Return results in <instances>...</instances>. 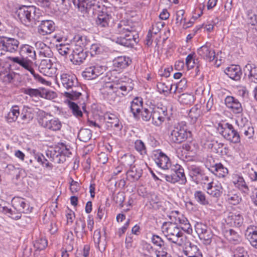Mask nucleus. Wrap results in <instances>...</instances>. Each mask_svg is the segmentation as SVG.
<instances>
[{
    "label": "nucleus",
    "instance_id": "nucleus-1",
    "mask_svg": "<svg viewBox=\"0 0 257 257\" xmlns=\"http://www.w3.org/2000/svg\"><path fill=\"white\" fill-rule=\"evenodd\" d=\"M39 10L33 6H23L16 12V14L21 22L29 27H34L41 21L42 16Z\"/></svg>",
    "mask_w": 257,
    "mask_h": 257
},
{
    "label": "nucleus",
    "instance_id": "nucleus-2",
    "mask_svg": "<svg viewBox=\"0 0 257 257\" xmlns=\"http://www.w3.org/2000/svg\"><path fill=\"white\" fill-rule=\"evenodd\" d=\"M162 229L168 240L179 246L186 244L187 237L176 223L165 222L163 224Z\"/></svg>",
    "mask_w": 257,
    "mask_h": 257
},
{
    "label": "nucleus",
    "instance_id": "nucleus-3",
    "mask_svg": "<svg viewBox=\"0 0 257 257\" xmlns=\"http://www.w3.org/2000/svg\"><path fill=\"white\" fill-rule=\"evenodd\" d=\"M133 89V86L126 84L121 85L108 84L103 88L102 93L104 98L111 102L115 100L117 96L125 95Z\"/></svg>",
    "mask_w": 257,
    "mask_h": 257
},
{
    "label": "nucleus",
    "instance_id": "nucleus-4",
    "mask_svg": "<svg viewBox=\"0 0 257 257\" xmlns=\"http://www.w3.org/2000/svg\"><path fill=\"white\" fill-rule=\"evenodd\" d=\"M118 32L121 36L117 38V43L127 47H133L137 43L133 27L123 26L121 23L118 25Z\"/></svg>",
    "mask_w": 257,
    "mask_h": 257
},
{
    "label": "nucleus",
    "instance_id": "nucleus-5",
    "mask_svg": "<svg viewBox=\"0 0 257 257\" xmlns=\"http://www.w3.org/2000/svg\"><path fill=\"white\" fill-rule=\"evenodd\" d=\"M64 96L67 98V100H78V103L82 105L84 111H86L85 102L87 96L78 81L77 84L73 85L67 89V91L64 93Z\"/></svg>",
    "mask_w": 257,
    "mask_h": 257
},
{
    "label": "nucleus",
    "instance_id": "nucleus-6",
    "mask_svg": "<svg viewBox=\"0 0 257 257\" xmlns=\"http://www.w3.org/2000/svg\"><path fill=\"white\" fill-rule=\"evenodd\" d=\"M168 170L167 173L162 176V177L165 178L166 181L171 183L180 182L181 184H185L186 183L187 180L184 172V169L180 165L176 164L174 166V168H171L170 170Z\"/></svg>",
    "mask_w": 257,
    "mask_h": 257
},
{
    "label": "nucleus",
    "instance_id": "nucleus-7",
    "mask_svg": "<svg viewBox=\"0 0 257 257\" xmlns=\"http://www.w3.org/2000/svg\"><path fill=\"white\" fill-rule=\"evenodd\" d=\"M217 129L219 133L227 140L233 143L240 142V135L232 124L228 122L219 123Z\"/></svg>",
    "mask_w": 257,
    "mask_h": 257
},
{
    "label": "nucleus",
    "instance_id": "nucleus-8",
    "mask_svg": "<svg viewBox=\"0 0 257 257\" xmlns=\"http://www.w3.org/2000/svg\"><path fill=\"white\" fill-rule=\"evenodd\" d=\"M57 149H58V154L56 153L52 154V151H49L47 153L48 157L49 155L50 156V161L55 163L60 164L63 163L66 160L65 157H69L71 154L70 151V146H67L63 143H59Z\"/></svg>",
    "mask_w": 257,
    "mask_h": 257
},
{
    "label": "nucleus",
    "instance_id": "nucleus-9",
    "mask_svg": "<svg viewBox=\"0 0 257 257\" xmlns=\"http://www.w3.org/2000/svg\"><path fill=\"white\" fill-rule=\"evenodd\" d=\"M77 7L82 13L93 14L99 11L104 6L102 5L97 0H77Z\"/></svg>",
    "mask_w": 257,
    "mask_h": 257
},
{
    "label": "nucleus",
    "instance_id": "nucleus-10",
    "mask_svg": "<svg viewBox=\"0 0 257 257\" xmlns=\"http://www.w3.org/2000/svg\"><path fill=\"white\" fill-rule=\"evenodd\" d=\"M18 40L7 37H0V56L4 55L3 51L14 53L19 48Z\"/></svg>",
    "mask_w": 257,
    "mask_h": 257
},
{
    "label": "nucleus",
    "instance_id": "nucleus-11",
    "mask_svg": "<svg viewBox=\"0 0 257 257\" xmlns=\"http://www.w3.org/2000/svg\"><path fill=\"white\" fill-rule=\"evenodd\" d=\"M190 134V132L187 131L186 125L179 124L172 131L170 136L171 140L175 143L180 144L185 141Z\"/></svg>",
    "mask_w": 257,
    "mask_h": 257
},
{
    "label": "nucleus",
    "instance_id": "nucleus-12",
    "mask_svg": "<svg viewBox=\"0 0 257 257\" xmlns=\"http://www.w3.org/2000/svg\"><path fill=\"white\" fill-rule=\"evenodd\" d=\"M195 228L199 238L203 240V243L206 245L210 244L213 237L211 229L206 225L200 222H197Z\"/></svg>",
    "mask_w": 257,
    "mask_h": 257
},
{
    "label": "nucleus",
    "instance_id": "nucleus-13",
    "mask_svg": "<svg viewBox=\"0 0 257 257\" xmlns=\"http://www.w3.org/2000/svg\"><path fill=\"white\" fill-rule=\"evenodd\" d=\"M197 53L204 59L209 62L213 61L217 58L214 50L212 48L211 44L209 43H206L198 49Z\"/></svg>",
    "mask_w": 257,
    "mask_h": 257
},
{
    "label": "nucleus",
    "instance_id": "nucleus-14",
    "mask_svg": "<svg viewBox=\"0 0 257 257\" xmlns=\"http://www.w3.org/2000/svg\"><path fill=\"white\" fill-rule=\"evenodd\" d=\"M104 71V67L96 65L86 68L82 72V76L88 80L93 79L102 74Z\"/></svg>",
    "mask_w": 257,
    "mask_h": 257
},
{
    "label": "nucleus",
    "instance_id": "nucleus-15",
    "mask_svg": "<svg viewBox=\"0 0 257 257\" xmlns=\"http://www.w3.org/2000/svg\"><path fill=\"white\" fill-rule=\"evenodd\" d=\"M12 204L15 209L20 213H28L33 209L32 207H30L29 204L24 198L19 197L13 198Z\"/></svg>",
    "mask_w": 257,
    "mask_h": 257
},
{
    "label": "nucleus",
    "instance_id": "nucleus-16",
    "mask_svg": "<svg viewBox=\"0 0 257 257\" xmlns=\"http://www.w3.org/2000/svg\"><path fill=\"white\" fill-rule=\"evenodd\" d=\"M167 115L166 109L162 108L156 107L152 110V123L156 126H160L165 120V117Z\"/></svg>",
    "mask_w": 257,
    "mask_h": 257
},
{
    "label": "nucleus",
    "instance_id": "nucleus-17",
    "mask_svg": "<svg viewBox=\"0 0 257 257\" xmlns=\"http://www.w3.org/2000/svg\"><path fill=\"white\" fill-rule=\"evenodd\" d=\"M39 122L43 127L52 131H59L62 126L61 122L57 118L51 119L44 118L41 119Z\"/></svg>",
    "mask_w": 257,
    "mask_h": 257
},
{
    "label": "nucleus",
    "instance_id": "nucleus-18",
    "mask_svg": "<svg viewBox=\"0 0 257 257\" xmlns=\"http://www.w3.org/2000/svg\"><path fill=\"white\" fill-rule=\"evenodd\" d=\"M51 60L49 58H46L41 60L39 66V69L41 73L48 76H52L56 72L55 68L52 67Z\"/></svg>",
    "mask_w": 257,
    "mask_h": 257
},
{
    "label": "nucleus",
    "instance_id": "nucleus-19",
    "mask_svg": "<svg viewBox=\"0 0 257 257\" xmlns=\"http://www.w3.org/2000/svg\"><path fill=\"white\" fill-rule=\"evenodd\" d=\"M8 59L13 63L19 64L31 73L34 72V69L32 67L33 62L30 59L23 57H9Z\"/></svg>",
    "mask_w": 257,
    "mask_h": 257
},
{
    "label": "nucleus",
    "instance_id": "nucleus-20",
    "mask_svg": "<svg viewBox=\"0 0 257 257\" xmlns=\"http://www.w3.org/2000/svg\"><path fill=\"white\" fill-rule=\"evenodd\" d=\"M55 24L52 21H41L38 26V33L42 36L50 34L55 30Z\"/></svg>",
    "mask_w": 257,
    "mask_h": 257
},
{
    "label": "nucleus",
    "instance_id": "nucleus-21",
    "mask_svg": "<svg viewBox=\"0 0 257 257\" xmlns=\"http://www.w3.org/2000/svg\"><path fill=\"white\" fill-rule=\"evenodd\" d=\"M158 154H156L157 156L155 159V162L157 165L164 170H169L171 166V162L169 158L163 152L158 151Z\"/></svg>",
    "mask_w": 257,
    "mask_h": 257
},
{
    "label": "nucleus",
    "instance_id": "nucleus-22",
    "mask_svg": "<svg viewBox=\"0 0 257 257\" xmlns=\"http://www.w3.org/2000/svg\"><path fill=\"white\" fill-rule=\"evenodd\" d=\"M226 106L231 109L234 113H240L242 111L240 103L237 99L230 96H227L225 99Z\"/></svg>",
    "mask_w": 257,
    "mask_h": 257
},
{
    "label": "nucleus",
    "instance_id": "nucleus-23",
    "mask_svg": "<svg viewBox=\"0 0 257 257\" xmlns=\"http://www.w3.org/2000/svg\"><path fill=\"white\" fill-rule=\"evenodd\" d=\"M111 19V16L107 12L103 11L98 14V16L95 21V24L99 28H105L108 27L109 22Z\"/></svg>",
    "mask_w": 257,
    "mask_h": 257
},
{
    "label": "nucleus",
    "instance_id": "nucleus-24",
    "mask_svg": "<svg viewBox=\"0 0 257 257\" xmlns=\"http://www.w3.org/2000/svg\"><path fill=\"white\" fill-rule=\"evenodd\" d=\"M206 189L209 195L216 198H218L221 196L223 190L221 183L217 182L213 185L212 181L207 183Z\"/></svg>",
    "mask_w": 257,
    "mask_h": 257
},
{
    "label": "nucleus",
    "instance_id": "nucleus-25",
    "mask_svg": "<svg viewBox=\"0 0 257 257\" xmlns=\"http://www.w3.org/2000/svg\"><path fill=\"white\" fill-rule=\"evenodd\" d=\"M243 71L249 82L257 83V67L247 64L244 67Z\"/></svg>",
    "mask_w": 257,
    "mask_h": 257
},
{
    "label": "nucleus",
    "instance_id": "nucleus-26",
    "mask_svg": "<svg viewBox=\"0 0 257 257\" xmlns=\"http://www.w3.org/2000/svg\"><path fill=\"white\" fill-rule=\"evenodd\" d=\"M243 219L239 214L229 212L225 219V222L231 226L239 227L243 223Z\"/></svg>",
    "mask_w": 257,
    "mask_h": 257
},
{
    "label": "nucleus",
    "instance_id": "nucleus-27",
    "mask_svg": "<svg viewBox=\"0 0 257 257\" xmlns=\"http://www.w3.org/2000/svg\"><path fill=\"white\" fill-rule=\"evenodd\" d=\"M142 169L138 165L134 164L126 173L127 179L132 181L139 180L142 175Z\"/></svg>",
    "mask_w": 257,
    "mask_h": 257
},
{
    "label": "nucleus",
    "instance_id": "nucleus-28",
    "mask_svg": "<svg viewBox=\"0 0 257 257\" xmlns=\"http://www.w3.org/2000/svg\"><path fill=\"white\" fill-rule=\"evenodd\" d=\"M104 120L107 128L115 127L120 130L122 126L119 125V120L114 114L106 113L104 115Z\"/></svg>",
    "mask_w": 257,
    "mask_h": 257
},
{
    "label": "nucleus",
    "instance_id": "nucleus-29",
    "mask_svg": "<svg viewBox=\"0 0 257 257\" xmlns=\"http://www.w3.org/2000/svg\"><path fill=\"white\" fill-rule=\"evenodd\" d=\"M225 74L229 78L234 80H238L241 74V69L239 66L232 65L225 70Z\"/></svg>",
    "mask_w": 257,
    "mask_h": 257
},
{
    "label": "nucleus",
    "instance_id": "nucleus-30",
    "mask_svg": "<svg viewBox=\"0 0 257 257\" xmlns=\"http://www.w3.org/2000/svg\"><path fill=\"white\" fill-rule=\"evenodd\" d=\"M209 169L215 175L220 178H223L228 174L227 169L221 163L211 166Z\"/></svg>",
    "mask_w": 257,
    "mask_h": 257
},
{
    "label": "nucleus",
    "instance_id": "nucleus-31",
    "mask_svg": "<svg viewBox=\"0 0 257 257\" xmlns=\"http://www.w3.org/2000/svg\"><path fill=\"white\" fill-rule=\"evenodd\" d=\"M143 103L142 99L138 97L132 101L130 108L135 117H139L141 111L143 109Z\"/></svg>",
    "mask_w": 257,
    "mask_h": 257
},
{
    "label": "nucleus",
    "instance_id": "nucleus-32",
    "mask_svg": "<svg viewBox=\"0 0 257 257\" xmlns=\"http://www.w3.org/2000/svg\"><path fill=\"white\" fill-rule=\"evenodd\" d=\"M60 78L63 86L66 89L73 85L77 84L78 81L76 77L66 73L61 74Z\"/></svg>",
    "mask_w": 257,
    "mask_h": 257
},
{
    "label": "nucleus",
    "instance_id": "nucleus-33",
    "mask_svg": "<svg viewBox=\"0 0 257 257\" xmlns=\"http://www.w3.org/2000/svg\"><path fill=\"white\" fill-rule=\"evenodd\" d=\"M93 240L96 247L102 252L105 249L106 242L105 239H101L100 229H96L93 234Z\"/></svg>",
    "mask_w": 257,
    "mask_h": 257
},
{
    "label": "nucleus",
    "instance_id": "nucleus-34",
    "mask_svg": "<svg viewBox=\"0 0 257 257\" xmlns=\"http://www.w3.org/2000/svg\"><path fill=\"white\" fill-rule=\"evenodd\" d=\"M33 110L28 106H24L21 111V119L22 123H27L34 118Z\"/></svg>",
    "mask_w": 257,
    "mask_h": 257
},
{
    "label": "nucleus",
    "instance_id": "nucleus-35",
    "mask_svg": "<svg viewBox=\"0 0 257 257\" xmlns=\"http://www.w3.org/2000/svg\"><path fill=\"white\" fill-rule=\"evenodd\" d=\"M225 237L230 242L236 244L241 240L239 233L232 229L225 230L224 231Z\"/></svg>",
    "mask_w": 257,
    "mask_h": 257
},
{
    "label": "nucleus",
    "instance_id": "nucleus-36",
    "mask_svg": "<svg viewBox=\"0 0 257 257\" xmlns=\"http://www.w3.org/2000/svg\"><path fill=\"white\" fill-rule=\"evenodd\" d=\"M131 60L125 56H119L113 61V65L118 69H123L128 66L131 63Z\"/></svg>",
    "mask_w": 257,
    "mask_h": 257
},
{
    "label": "nucleus",
    "instance_id": "nucleus-37",
    "mask_svg": "<svg viewBox=\"0 0 257 257\" xmlns=\"http://www.w3.org/2000/svg\"><path fill=\"white\" fill-rule=\"evenodd\" d=\"M202 106L200 104H197L192 107L189 113V116L193 122H195L198 118L202 115Z\"/></svg>",
    "mask_w": 257,
    "mask_h": 257
},
{
    "label": "nucleus",
    "instance_id": "nucleus-38",
    "mask_svg": "<svg viewBox=\"0 0 257 257\" xmlns=\"http://www.w3.org/2000/svg\"><path fill=\"white\" fill-rule=\"evenodd\" d=\"M20 114L19 107L18 105L13 106L6 117V120L9 123L15 122Z\"/></svg>",
    "mask_w": 257,
    "mask_h": 257
},
{
    "label": "nucleus",
    "instance_id": "nucleus-39",
    "mask_svg": "<svg viewBox=\"0 0 257 257\" xmlns=\"http://www.w3.org/2000/svg\"><path fill=\"white\" fill-rule=\"evenodd\" d=\"M233 183L239 189L245 193H247L249 189L242 177L235 175L233 177Z\"/></svg>",
    "mask_w": 257,
    "mask_h": 257
},
{
    "label": "nucleus",
    "instance_id": "nucleus-40",
    "mask_svg": "<svg viewBox=\"0 0 257 257\" xmlns=\"http://www.w3.org/2000/svg\"><path fill=\"white\" fill-rule=\"evenodd\" d=\"M21 52L24 55H27L26 58H29L33 60L36 58V56L34 48L29 45H23L21 48Z\"/></svg>",
    "mask_w": 257,
    "mask_h": 257
},
{
    "label": "nucleus",
    "instance_id": "nucleus-41",
    "mask_svg": "<svg viewBox=\"0 0 257 257\" xmlns=\"http://www.w3.org/2000/svg\"><path fill=\"white\" fill-rule=\"evenodd\" d=\"M73 47L72 44H60L56 45V48L59 54L62 56H66L72 52Z\"/></svg>",
    "mask_w": 257,
    "mask_h": 257
},
{
    "label": "nucleus",
    "instance_id": "nucleus-42",
    "mask_svg": "<svg viewBox=\"0 0 257 257\" xmlns=\"http://www.w3.org/2000/svg\"><path fill=\"white\" fill-rule=\"evenodd\" d=\"M178 221L179 226H178L180 229L186 232L188 234L192 233V229L191 227V225L186 218L183 217H179Z\"/></svg>",
    "mask_w": 257,
    "mask_h": 257
},
{
    "label": "nucleus",
    "instance_id": "nucleus-43",
    "mask_svg": "<svg viewBox=\"0 0 257 257\" xmlns=\"http://www.w3.org/2000/svg\"><path fill=\"white\" fill-rule=\"evenodd\" d=\"M86 223L84 218H79L76 220L74 226V232L77 234L78 232L86 234L87 231L85 230Z\"/></svg>",
    "mask_w": 257,
    "mask_h": 257
},
{
    "label": "nucleus",
    "instance_id": "nucleus-44",
    "mask_svg": "<svg viewBox=\"0 0 257 257\" xmlns=\"http://www.w3.org/2000/svg\"><path fill=\"white\" fill-rule=\"evenodd\" d=\"M87 56V52H82L79 54L71 55L70 60L75 65H80L85 60Z\"/></svg>",
    "mask_w": 257,
    "mask_h": 257
},
{
    "label": "nucleus",
    "instance_id": "nucleus-45",
    "mask_svg": "<svg viewBox=\"0 0 257 257\" xmlns=\"http://www.w3.org/2000/svg\"><path fill=\"white\" fill-rule=\"evenodd\" d=\"M91 137V131L87 128L81 129L78 135V139L83 142H87L89 141Z\"/></svg>",
    "mask_w": 257,
    "mask_h": 257
},
{
    "label": "nucleus",
    "instance_id": "nucleus-46",
    "mask_svg": "<svg viewBox=\"0 0 257 257\" xmlns=\"http://www.w3.org/2000/svg\"><path fill=\"white\" fill-rule=\"evenodd\" d=\"M120 161L123 166L131 167L135 162V157L130 154H125L121 158Z\"/></svg>",
    "mask_w": 257,
    "mask_h": 257
},
{
    "label": "nucleus",
    "instance_id": "nucleus-47",
    "mask_svg": "<svg viewBox=\"0 0 257 257\" xmlns=\"http://www.w3.org/2000/svg\"><path fill=\"white\" fill-rule=\"evenodd\" d=\"M178 101L183 104H191L194 101V95L189 93H183L178 97Z\"/></svg>",
    "mask_w": 257,
    "mask_h": 257
},
{
    "label": "nucleus",
    "instance_id": "nucleus-48",
    "mask_svg": "<svg viewBox=\"0 0 257 257\" xmlns=\"http://www.w3.org/2000/svg\"><path fill=\"white\" fill-rule=\"evenodd\" d=\"M190 175L191 177H195L198 179L201 176L204 171L200 167L195 165H191L188 167Z\"/></svg>",
    "mask_w": 257,
    "mask_h": 257
},
{
    "label": "nucleus",
    "instance_id": "nucleus-49",
    "mask_svg": "<svg viewBox=\"0 0 257 257\" xmlns=\"http://www.w3.org/2000/svg\"><path fill=\"white\" fill-rule=\"evenodd\" d=\"M42 90L40 89H34L31 88H26L23 89V92L30 97H43V94L42 92Z\"/></svg>",
    "mask_w": 257,
    "mask_h": 257
},
{
    "label": "nucleus",
    "instance_id": "nucleus-50",
    "mask_svg": "<svg viewBox=\"0 0 257 257\" xmlns=\"http://www.w3.org/2000/svg\"><path fill=\"white\" fill-rule=\"evenodd\" d=\"M74 42V46L77 47H81L83 49L88 44V41L87 40L86 37L79 35L75 36Z\"/></svg>",
    "mask_w": 257,
    "mask_h": 257
},
{
    "label": "nucleus",
    "instance_id": "nucleus-51",
    "mask_svg": "<svg viewBox=\"0 0 257 257\" xmlns=\"http://www.w3.org/2000/svg\"><path fill=\"white\" fill-rule=\"evenodd\" d=\"M15 74L10 71H4L0 72V78L3 82L7 83H10L14 79Z\"/></svg>",
    "mask_w": 257,
    "mask_h": 257
},
{
    "label": "nucleus",
    "instance_id": "nucleus-52",
    "mask_svg": "<svg viewBox=\"0 0 257 257\" xmlns=\"http://www.w3.org/2000/svg\"><path fill=\"white\" fill-rule=\"evenodd\" d=\"M68 105L72 110L73 114L77 117L82 116L83 113L78 104L74 102L69 101Z\"/></svg>",
    "mask_w": 257,
    "mask_h": 257
},
{
    "label": "nucleus",
    "instance_id": "nucleus-53",
    "mask_svg": "<svg viewBox=\"0 0 257 257\" xmlns=\"http://www.w3.org/2000/svg\"><path fill=\"white\" fill-rule=\"evenodd\" d=\"M173 85L170 84L169 82L166 83L165 82H158L157 84V88L160 93H171Z\"/></svg>",
    "mask_w": 257,
    "mask_h": 257
},
{
    "label": "nucleus",
    "instance_id": "nucleus-54",
    "mask_svg": "<svg viewBox=\"0 0 257 257\" xmlns=\"http://www.w3.org/2000/svg\"><path fill=\"white\" fill-rule=\"evenodd\" d=\"M194 196L195 200L200 204L203 205L208 204V201L206 198L205 194L201 191H195Z\"/></svg>",
    "mask_w": 257,
    "mask_h": 257
},
{
    "label": "nucleus",
    "instance_id": "nucleus-55",
    "mask_svg": "<svg viewBox=\"0 0 257 257\" xmlns=\"http://www.w3.org/2000/svg\"><path fill=\"white\" fill-rule=\"evenodd\" d=\"M47 240L45 238H39L34 243V246L37 250H43L47 246Z\"/></svg>",
    "mask_w": 257,
    "mask_h": 257
},
{
    "label": "nucleus",
    "instance_id": "nucleus-56",
    "mask_svg": "<svg viewBox=\"0 0 257 257\" xmlns=\"http://www.w3.org/2000/svg\"><path fill=\"white\" fill-rule=\"evenodd\" d=\"M135 148L137 151L143 155L146 154L147 150L145 144L140 140H137L135 142Z\"/></svg>",
    "mask_w": 257,
    "mask_h": 257
},
{
    "label": "nucleus",
    "instance_id": "nucleus-57",
    "mask_svg": "<svg viewBox=\"0 0 257 257\" xmlns=\"http://www.w3.org/2000/svg\"><path fill=\"white\" fill-rule=\"evenodd\" d=\"M227 200L230 204L235 205L240 202L241 201V197L236 194L232 195L228 194L227 195Z\"/></svg>",
    "mask_w": 257,
    "mask_h": 257
},
{
    "label": "nucleus",
    "instance_id": "nucleus-58",
    "mask_svg": "<svg viewBox=\"0 0 257 257\" xmlns=\"http://www.w3.org/2000/svg\"><path fill=\"white\" fill-rule=\"evenodd\" d=\"M125 199V194L123 192H119L114 195L113 200L120 207H123V202Z\"/></svg>",
    "mask_w": 257,
    "mask_h": 257
},
{
    "label": "nucleus",
    "instance_id": "nucleus-59",
    "mask_svg": "<svg viewBox=\"0 0 257 257\" xmlns=\"http://www.w3.org/2000/svg\"><path fill=\"white\" fill-rule=\"evenodd\" d=\"M164 26L165 23L161 21L155 22L152 25L151 32H152V33L154 34H157L161 31V30L164 27Z\"/></svg>",
    "mask_w": 257,
    "mask_h": 257
},
{
    "label": "nucleus",
    "instance_id": "nucleus-60",
    "mask_svg": "<svg viewBox=\"0 0 257 257\" xmlns=\"http://www.w3.org/2000/svg\"><path fill=\"white\" fill-rule=\"evenodd\" d=\"M248 239L251 245L257 248V231H254L252 233L250 232L248 234Z\"/></svg>",
    "mask_w": 257,
    "mask_h": 257
},
{
    "label": "nucleus",
    "instance_id": "nucleus-61",
    "mask_svg": "<svg viewBox=\"0 0 257 257\" xmlns=\"http://www.w3.org/2000/svg\"><path fill=\"white\" fill-rule=\"evenodd\" d=\"M185 12L183 10H180L176 12V23L177 25H180L183 21L185 23L186 19L184 17Z\"/></svg>",
    "mask_w": 257,
    "mask_h": 257
},
{
    "label": "nucleus",
    "instance_id": "nucleus-62",
    "mask_svg": "<svg viewBox=\"0 0 257 257\" xmlns=\"http://www.w3.org/2000/svg\"><path fill=\"white\" fill-rule=\"evenodd\" d=\"M142 118L144 121H149L152 117V111L147 108H143L140 112Z\"/></svg>",
    "mask_w": 257,
    "mask_h": 257
},
{
    "label": "nucleus",
    "instance_id": "nucleus-63",
    "mask_svg": "<svg viewBox=\"0 0 257 257\" xmlns=\"http://www.w3.org/2000/svg\"><path fill=\"white\" fill-rule=\"evenodd\" d=\"M102 49L99 44H93L90 48V53L92 56L100 54Z\"/></svg>",
    "mask_w": 257,
    "mask_h": 257
},
{
    "label": "nucleus",
    "instance_id": "nucleus-64",
    "mask_svg": "<svg viewBox=\"0 0 257 257\" xmlns=\"http://www.w3.org/2000/svg\"><path fill=\"white\" fill-rule=\"evenodd\" d=\"M234 257H249V255L243 247H238L234 252Z\"/></svg>",
    "mask_w": 257,
    "mask_h": 257
}]
</instances>
